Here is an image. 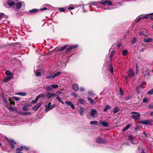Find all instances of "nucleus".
Segmentation results:
<instances>
[{"mask_svg":"<svg viewBox=\"0 0 153 153\" xmlns=\"http://www.w3.org/2000/svg\"><path fill=\"white\" fill-rule=\"evenodd\" d=\"M103 4L104 5H112V3L111 1H108V0H103L101 1L93 2L91 4H90L96 5L97 7L98 8H99V7L98 6V4Z\"/></svg>","mask_w":153,"mask_h":153,"instance_id":"1","label":"nucleus"},{"mask_svg":"<svg viewBox=\"0 0 153 153\" xmlns=\"http://www.w3.org/2000/svg\"><path fill=\"white\" fill-rule=\"evenodd\" d=\"M153 15V13L148 14H146L145 16H143V17L137 18L135 20V22H138L141 19H147L149 18V16H150L151 19L152 20L153 19V16H152V15Z\"/></svg>","mask_w":153,"mask_h":153,"instance_id":"2","label":"nucleus"},{"mask_svg":"<svg viewBox=\"0 0 153 153\" xmlns=\"http://www.w3.org/2000/svg\"><path fill=\"white\" fill-rule=\"evenodd\" d=\"M131 113L133 114L131 116V117L133 119L138 120L140 119V113L136 112H132Z\"/></svg>","mask_w":153,"mask_h":153,"instance_id":"3","label":"nucleus"},{"mask_svg":"<svg viewBox=\"0 0 153 153\" xmlns=\"http://www.w3.org/2000/svg\"><path fill=\"white\" fill-rule=\"evenodd\" d=\"M55 106L56 105L55 104L53 105H51V102H49L48 105L45 106V111L46 112H48L49 110L53 109Z\"/></svg>","mask_w":153,"mask_h":153,"instance_id":"4","label":"nucleus"},{"mask_svg":"<svg viewBox=\"0 0 153 153\" xmlns=\"http://www.w3.org/2000/svg\"><path fill=\"white\" fill-rule=\"evenodd\" d=\"M90 114L93 118H96L98 117V112L95 109L91 110Z\"/></svg>","mask_w":153,"mask_h":153,"instance_id":"5","label":"nucleus"},{"mask_svg":"<svg viewBox=\"0 0 153 153\" xmlns=\"http://www.w3.org/2000/svg\"><path fill=\"white\" fill-rule=\"evenodd\" d=\"M152 122V120H143L139 121V123L146 125H151L152 124L151 122Z\"/></svg>","mask_w":153,"mask_h":153,"instance_id":"6","label":"nucleus"},{"mask_svg":"<svg viewBox=\"0 0 153 153\" xmlns=\"http://www.w3.org/2000/svg\"><path fill=\"white\" fill-rule=\"evenodd\" d=\"M3 102H4L6 104H7V102H8V104H10V105H15V103L12 101H11L10 99H8L4 97V96L3 97Z\"/></svg>","mask_w":153,"mask_h":153,"instance_id":"7","label":"nucleus"},{"mask_svg":"<svg viewBox=\"0 0 153 153\" xmlns=\"http://www.w3.org/2000/svg\"><path fill=\"white\" fill-rule=\"evenodd\" d=\"M6 139L10 143L11 148L12 149H14L15 148L14 144H16L17 143L13 140H9L7 138H6Z\"/></svg>","mask_w":153,"mask_h":153,"instance_id":"8","label":"nucleus"},{"mask_svg":"<svg viewBox=\"0 0 153 153\" xmlns=\"http://www.w3.org/2000/svg\"><path fill=\"white\" fill-rule=\"evenodd\" d=\"M56 94H51L50 92H47L46 94H45V98L48 99H50L53 97L56 96Z\"/></svg>","mask_w":153,"mask_h":153,"instance_id":"9","label":"nucleus"},{"mask_svg":"<svg viewBox=\"0 0 153 153\" xmlns=\"http://www.w3.org/2000/svg\"><path fill=\"white\" fill-rule=\"evenodd\" d=\"M128 74L129 76L131 77H134L135 75L134 71L131 69L129 70L128 72Z\"/></svg>","mask_w":153,"mask_h":153,"instance_id":"10","label":"nucleus"},{"mask_svg":"<svg viewBox=\"0 0 153 153\" xmlns=\"http://www.w3.org/2000/svg\"><path fill=\"white\" fill-rule=\"evenodd\" d=\"M97 142L98 143H103L107 142V140H103L102 138L99 137L97 139Z\"/></svg>","mask_w":153,"mask_h":153,"instance_id":"11","label":"nucleus"},{"mask_svg":"<svg viewBox=\"0 0 153 153\" xmlns=\"http://www.w3.org/2000/svg\"><path fill=\"white\" fill-rule=\"evenodd\" d=\"M24 5L25 4V3L23 2H19L16 4V7L18 9H19L21 8L22 5Z\"/></svg>","mask_w":153,"mask_h":153,"instance_id":"12","label":"nucleus"},{"mask_svg":"<svg viewBox=\"0 0 153 153\" xmlns=\"http://www.w3.org/2000/svg\"><path fill=\"white\" fill-rule=\"evenodd\" d=\"M42 105V103L39 102L35 106H33L32 108L33 110L34 111H37L38 109L39 108V107L41 106Z\"/></svg>","mask_w":153,"mask_h":153,"instance_id":"13","label":"nucleus"},{"mask_svg":"<svg viewBox=\"0 0 153 153\" xmlns=\"http://www.w3.org/2000/svg\"><path fill=\"white\" fill-rule=\"evenodd\" d=\"M65 103L68 105L70 106L72 109L75 108L74 105L71 101H65Z\"/></svg>","mask_w":153,"mask_h":153,"instance_id":"14","label":"nucleus"},{"mask_svg":"<svg viewBox=\"0 0 153 153\" xmlns=\"http://www.w3.org/2000/svg\"><path fill=\"white\" fill-rule=\"evenodd\" d=\"M107 69L111 74L113 73V68L112 65L110 64L107 67Z\"/></svg>","mask_w":153,"mask_h":153,"instance_id":"15","label":"nucleus"},{"mask_svg":"<svg viewBox=\"0 0 153 153\" xmlns=\"http://www.w3.org/2000/svg\"><path fill=\"white\" fill-rule=\"evenodd\" d=\"M78 47V45H75L74 46H71L67 48V51H70L73 49H75Z\"/></svg>","mask_w":153,"mask_h":153,"instance_id":"16","label":"nucleus"},{"mask_svg":"<svg viewBox=\"0 0 153 153\" xmlns=\"http://www.w3.org/2000/svg\"><path fill=\"white\" fill-rule=\"evenodd\" d=\"M46 79H51L54 78V77L53 73H51L50 74V75L46 76Z\"/></svg>","mask_w":153,"mask_h":153,"instance_id":"17","label":"nucleus"},{"mask_svg":"<svg viewBox=\"0 0 153 153\" xmlns=\"http://www.w3.org/2000/svg\"><path fill=\"white\" fill-rule=\"evenodd\" d=\"M79 86L76 84H74L72 86L73 90L75 91H77L79 89Z\"/></svg>","mask_w":153,"mask_h":153,"instance_id":"18","label":"nucleus"},{"mask_svg":"<svg viewBox=\"0 0 153 153\" xmlns=\"http://www.w3.org/2000/svg\"><path fill=\"white\" fill-rule=\"evenodd\" d=\"M41 69H38L37 71L35 72V73L36 76L37 77H41V74L40 72Z\"/></svg>","mask_w":153,"mask_h":153,"instance_id":"19","label":"nucleus"},{"mask_svg":"<svg viewBox=\"0 0 153 153\" xmlns=\"http://www.w3.org/2000/svg\"><path fill=\"white\" fill-rule=\"evenodd\" d=\"M84 111V110L83 108L80 107L79 109L78 110V112L79 114L81 116H83V113Z\"/></svg>","mask_w":153,"mask_h":153,"instance_id":"20","label":"nucleus"},{"mask_svg":"<svg viewBox=\"0 0 153 153\" xmlns=\"http://www.w3.org/2000/svg\"><path fill=\"white\" fill-rule=\"evenodd\" d=\"M5 74L8 76L9 77H13V74H12L11 72H10L8 71H5Z\"/></svg>","mask_w":153,"mask_h":153,"instance_id":"21","label":"nucleus"},{"mask_svg":"<svg viewBox=\"0 0 153 153\" xmlns=\"http://www.w3.org/2000/svg\"><path fill=\"white\" fill-rule=\"evenodd\" d=\"M7 3L8 5L10 7H11L13 6L15 4V3L14 1H7Z\"/></svg>","mask_w":153,"mask_h":153,"instance_id":"22","label":"nucleus"},{"mask_svg":"<svg viewBox=\"0 0 153 153\" xmlns=\"http://www.w3.org/2000/svg\"><path fill=\"white\" fill-rule=\"evenodd\" d=\"M152 40L153 39L151 38H145L144 39V42L146 43L151 42Z\"/></svg>","mask_w":153,"mask_h":153,"instance_id":"23","label":"nucleus"},{"mask_svg":"<svg viewBox=\"0 0 153 153\" xmlns=\"http://www.w3.org/2000/svg\"><path fill=\"white\" fill-rule=\"evenodd\" d=\"M100 123L104 127H107L109 125L108 123L105 121H101Z\"/></svg>","mask_w":153,"mask_h":153,"instance_id":"24","label":"nucleus"},{"mask_svg":"<svg viewBox=\"0 0 153 153\" xmlns=\"http://www.w3.org/2000/svg\"><path fill=\"white\" fill-rule=\"evenodd\" d=\"M45 97V94H42L39 95L37 97V99H39L40 98H43Z\"/></svg>","mask_w":153,"mask_h":153,"instance_id":"25","label":"nucleus"},{"mask_svg":"<svg viewBox=\"0 0 153 153\" xmlns=\"http://www.w3.org/2000/svg\"><path fill=\"white\" fill-rule=\"evenodd\" d=\"M57 97H56V99L59 102L61 103L62 104L64 105L65 103L61 100V97H59L58 95H56Z\"/></svg>","mask_w":153,"mask_h":153,"instance_id":"26","label":"nucleus"},{"mask_svg":"<svg viewBox=\"0 0 153 153\" xmlns=\"http://www.w3.org/2000/svg\"><path fill=\"white\" fill-rule=\"evenodd\" d=\"M39 10L37 9H33L31 10H30L29 12L30 13H33L38 12Z\"/></svg>","mask_w":153,"mask_h":153,"instance_id":"27","label":"nucleus"},{"mask_svg":"<svg viewBox=\"0 0 153 153\" xmlns=\"http://www.w3.org/2000/svg\"><path fill=\"white\" fill-rule=\"evenodd\" d=\"M16 95H19L21 96H24L27 95V93L26 92H22L17 93H16Z\"/></svg>","mask_w":153,"mask_h":153,"instance_id":"28","label":"nucleus"},{"mask_svg":"<svg viewBox=\"0 0 153 153\" xmlns=\"http://www.w3.org/2000/svg\"><path fill=\"white\" fill-rule=\"evenodd\" d=\"M11 77L7 76L4 78L3 81L4 82H7L9 81L12 78Z\"/></svg>","mask_w":153,"mask_h":153,"instance_id":"29","label":"nucleus"},{"mask_svg":"<svg viewBox=\"0 0 153 153\" xmlns=\"http://www.w3.org/2000/svg\"><path fill=\"white\" fill-rule=\"evenodd\" d=\"M130 124H128L122 130V131L123 132H124L128 129L131 126Z\"/></svg>","mask_w":153,"mask_h":153,"instance_id":"30","label":"nucleus"},{"mask_svg":"<svg viewBox=\"0 0 153 153\" xmlns=\"http://www.w3.org/2000/svg\"><path fill=\"white\" fill-rule=\"evenodd\" d=\"M61 72L60 71H58L55 73H53L54 77V78L59 76L61 74Z\"/></svg>","mask_w":153,"mask_h":153,"instance_id":"31","label":"nucleus"},{"mask_svg":"<svg viewBox=\"0 0 153 153\" xmlns=\"http://www.w3.org/2000/svg\"><path fill=\"white\" fill-rule=\"evenodd\" d=\"M111 108V107L110 105H107L106 106L105 108L104 109L103 111L105 112L107 111L108 109Z\"/></svg>","mask_w":153,"mask_h":153,"instance_id":"32","label":"nucleus"},{"mask_svg":"<svg viewBox=\"0 0 153 153\" xmlns=\"http://www.w3.org/2000/svg\"><path fill=\"white\" fill-rule=\"evenodd\" d=\"M46 90L48 92V91H52L53 90V88L51 86H47L46 87Z\"/></svg>","mask_w":153,"mask_h":153,"instance_id":"33","label":"nucleus"},{"mask_svg":"<svg viewBox=\"0 0 153 153\" xmlns=\"http://www.w3.org/2000/svg\"><path fill=\"white\" fill-rule=\"evenodd\" d=\"M115 7H113V6H108L107 7H105V10H111L113 9L114 8H115Z\"/></svg>","mask_w":153,"mask_h":153,"instance_id":"34","label":"nucleus"},{"mask_svg":"<svg viewBox=\"0 0 153 153\" xmlns=\"http://www.w3.org/2000/svg\"><path fill=\"white\" fill-rule=\"evenodd\" d=\"M70 6L68 7V9L70 10H73L76 7V5H70Z\"/></svg>","mask_w":153,"mask_h":153,"instance_id":"35","label":"nucleus"},{"mask_svg":"<svg viewBox=\"0 0 153 153\" xmlns=\"http://www.w3.org/2000/svg\"><path fill=\"white\" fill-rule=\"evenodd\" d=\"M23 147L22 146L20 148H17L16 149V152H21L23 150Z\"/></svg>","mask_w":153,"mask_h":153,"instance_id":"36","label":"nucleus"},{"mask_svg":"<svg viewBox=\"0 0 153 153\" xmlns=\"http://www.w3.org/2000/svg\"><path fill=\"white\" fill-rule=\"evenodd\" d=\"M79 101L80 103L82 104H84L85 102V100L82 98H79Z\"/></svg>","mask_w":153,"mask_h":153,"instance_id":"37","label":"nucleus"},{"mask_svg":"<svg viewBox=\"0 0 153 153\" xmlns=\"http://www.w3.org/2000/svg\"><path fill=\"white\" fill-rule=\"evenodd\" d=\"M146 83L145 82H143L142 83V85L141 86H138L137 87V88L138 89L140 87H142V88H144V87L143 86L144 85H146Z\"/></svg>","mask_w":153,"mask_h":153,"instance_id":"38","label":"nucleus"},{"mask_svg":"<svg viewBox=\"0 0 153 153\" xmlns=\"http://www.w3.org/2000/svg\"><path fill=\"white\" fill-rule=\"evenodd\" d=\"M88 100L90 101V103L91 104H95L96 102H94V100L92 99L91 98L88 97Z\"/></svg>","mask_w":153,"mask_h":153,"instance_id":"39","label":"nucleus"},{"mask_svg":"<svg viewBox=\"0 0 153 153\" xmlns=\"http://www.w3.org/2000/svg\"><path fill=\"white\" fill-rule=\"evenodd\" d=\"M128 53V51L126 50H124L123 51L122 54L123 56H126Z\"/></svg>","mask_w":153,"mask_h":153,"instance_id":"40","label":"nucleus"},{"mask_svg":"<svg viewBox=\"0 0 153 153\" xmlns=\"http://www.w3.org/2000/svg\"><path fill=\"white\" fill-rule=\"evenodd\" d=\"M90 123L91 124V125L94 124L95 125H97V122L96 121H91L90 122Z\"/></svg>","mask_w":153,"mask_h":153,"instance_id":"41","label":"nucleus"},{"mask_svg":"<svg viewBox=\"0 0 153 153\" xmlns=\"http://www.w3.org/2000/svg\"><path fill=\"white\" fill-rule=\"evenodd\" d=\"M119 111V108L118 107H115L114 109V114H115L117 112Z\"/></svg>","mask_w":153,"mask_h":153,"instance_id":"42","label":"nucleus"},{"mask_svg":"<svg viewBox=\"0 0 153 153\" xmlns=\"http://www.w3.org/2000/svg\"><path fill=\"white\" fill-rule=\"evenodd\" d=\"M51 87L54 88H58V85L56 84H52L51 85Z\"/></svg>","mask_w":153,"mask_h":153,"instance_id":"43","label":"nucleus"},{"mask_svg":"<svg viewBox=\"0 0 153 153\" xmlns=\"http://www.w3.org/2000/svg\"><path fill=\"white\" fill-rule=\"evenodd\" d=\"M88 94L89 96L91 97H93L94 95V94H93V92L92 91H89L88 92Z\"/></svg>","mask_w":153,"mask_h":153,"instance_id":"44","label":"nucleus"},{"mask_svg":"<svg viewBox=\"0 0 153 153\" xmlns=\"http://www.w3.org/2000/svg\"><path fill=\"white\" fill-rule=\"evenodd\" d=\"M119 93L120 95L122 96H123L124 94L122 90V89H121V88L120 89V90L119 92Z\"/></svg>","mask_w":153,"mask_h":153,"instance_id":"45","label":"nucleus"},{"mask_svg":"<svg viewBox=\"0 0 153 153\" xmlns=\"http://www.w3.org/2000/svg\"><path fill=\"white\" fill-rule=\"evenodd\" d=\"M147 94L150 95L153 94V88L149 91L147 92Z\"/></svg>","mask_w":153,"mask_h":153,"instance_id":"46","label":"nucleus"},{"mask_svg":"<svg viewBox=\"0 0 153 153\" xmlns=\"http://www.w3.org/2000/svg\"><path fill=\"white\" fill-rule=\"evenodd\" d=\"M136 42V38H133L132 40L131 41V42L132 44H134Z\"/></svg>","mask_w":153,"mask_h":153,"instance_id":"47","label":"nucleus"},{"mask_svg":"<svg viewBox=\"0 0 153 153\" xmlns=\"http://www.w3.org/2000/svg\"><path fill=\"white\" fill-rule=\"evenodd\" d=\"M67 46L66 45L64 46L61 48L60 49V50L61 51L64 50L65 49H66L67 48Z\"/></svg>","mask_w":153,"mask_h":153,"instance_id":"48","label":"nucleus"},{"mask_svg":"<svg viewBox=\"0 0 153 153\" xmlns=\"http://www.w3.org/2000/svg\"><path fill=\"white\" fill-rule=\"evenodd\" d=\"M115 53V51H112L111 55L110 56V58H111L114 55Z\"/></svg>","mask_w":153,"mask_h":153,"instance_id":"49","label":"nucleus"},{"mask_svg":"<svg viewBox=\"0 0 153 153\" xmlns=\"http://www.w3.org/2000/svg\"><path fill=\"white\" fill-rule=\"evenodd\" d=\"M129 139L131 140H134L133 136L130 135L129 136Z\"/></svg>","mask_w":153,"mask_h":153,"instance_id":"50","label":"nucleus"},{"mask_svg":"<svg viewBox=\"0 0 153 153\" xmlns=\"http://www.w3.org/2000/svg\"><path fill=\"white\" fill-rule=\"evenodd\" d=\"M59 10L60 11L63 12L65 10L63 8H60L59 9Z\"/></svg>","mask_w":153,"mask_h":153,"instance_id":"51","label":"nucleus"},{"mask_svg":"<svg viewBox=\"0 0 153 153\" xmlns=\"http://www.w3.org/2000/svg\"><path fill=\"white\" fill-rule=\"evenodd\" d=\"M139 35L140 36H142V35H144L145 36H147V35L145 34L144 31H143L140 32V33H139Z\"/></svg>","mask_w":153,"mask_h":153,"instance_id":"52","label":"nucleus"},{"mask_svg":"<svg viewBox=\"0 0 153 153\" xmlns=\"http://www.w3.org/2000/svg\"><path fill=\"white\" fill-rule=\"evenodd\" d=\"M79 91L81 92H83L85 91V89L83 87H80L79 88Z\"/></svg>","mask_w":153,"mask_h":153,"instance_id":"53","label":"nucleus"},{"mask_svg":"<svg viewBox=\"0 0 153 153\" xmlns=\"http://www.w3.org/2000/svg\"><path fill=\"white\" fill-rule=\"evenodd\" d=\"M13 98L16 101H18L20 100V98L16 97H13Z\"/></svg>","mask_w":153,"mask_h":153,"instance_id":"54","label":"nucleus"},{"mask_svg":"<svg viewBox=\"0 0 153 153\" xmlns=\"http://www.w3.org/2000/svg\"><path fill=\"white\" fill-rule=\"evenodd\" d=\"M22 109L25 111H27L28 108L26 107H24L22 108Z\"/></svg>","mask_w":153,"mask_h":153,"instance_id":"55","label":"nucleus"},{"mask_svg":"<svg viewBox=\"0 0 153 153\" xmlns=\"http://www.w3.org/2000/svg\"><path fill=\"white\" fill-rule=\"evenodd\" d=\"M24 148L25 149L27 150H29L30 149L29 147L27 146H24Z\"/></svg>","mask_w":153,"mask_h":153,"instance_id":"56","label":"nucleus"},{"mask_svg":"<svg viewBox=\"0 0 153 153\" xmlns=\"http://www.w3.org/2000/svg\"><path fill=\"white\" fill-rule=\"evenodd\" d=\"M31 114V113L30 112H26L24 114H22L23 115H30Z\"/></svg>","mask_w":153,"mask_h":153,"instance_id":"57","label":"nucleus"},{"mask_svg":"<svg viewBox=\"0 0 153 153\" xmlns=\"http://www.w3.org/2000/svg\"><path fill=\"white\" fill-rule=\"evenodd\" d=\"M38 100V99H37V97H36V100H33L32 101V102L33 103H35L37 102V101Z\"/></svg>","mask_w":153,"mask_h":153,"instance_id":"58","label":"nucleus"},{"mask_svg":"<svg viewBox=\"0 0 153 153\" xmlns=\"http://www.w3.org/2000/svg\"><path fill=\"white\" fill-rule=\"evenodd\" d=\"M8 108L10 111H12L14 110V108L11 107H9Z\"/></svg>","mask_w":153,"mask_h":153,"instance_id":"59","label":"nucleus"},{"mask_svg":"<svg viewBox=\"0 0 153 153\" xmlns=\"http://www.w3.org/2000/svg\"><path fill=\"white\" fill-rule=\"evenodd\" d=\"M148 108H153V104L150 105L149 106Z\"/></svg>","mask_w":153,"mask_h":153,"instance_id":"60","label":"nucleus"},{"mask_svg":"<svg viewBox=\"0 0 153 153\" xmlns=\"http://www.w3.org/2000/svg\"><path fill=\"white\" fill-rule=\"evenodd\" d=\"M72 95L75 98H76L78 97V96L76 93H74Z\"/></svg>","mask_w":153,"mask_h":153,"instance_id":"61","label":"nucleus"},{"mask_svg":"<svg viewBox=\"0 0 153 153\" xmlns=\"http://www.w3.org/2000/svg\"><path fill=\"white\" fill-rule=\"evenodd\" d=\"M147 101V99L146 98H144L143 100V102H146Z\"/></svg>","mask_w":153,"mask_h":153,"instance_id":"62","label":"nucleus"},{"mask_svg":"<svg viewBox=\"0 0 153 153\" xmlns=\"http://www.w3.org/2000/svg\"><path fill=\"white\" fill-rule=\"evenodd\" d=\"M143 31H144L145 34V33L147 34L148 32V31L146 30H144Z\"/></svg>","mask_w":153,"mask_h":153,"instance_id":"63","label":"nucleus"},{"mask_svg":"<svg viewBox=\"0 0 153 153\" xmlns=\"http://www.w3.org/2000/svg\"><path fill=\"white\" fill-rule=\"evenodd\" d=\"M61 94V93L60 92V91H58V92H56V95H59V94Z\"/></svg>","mask_w":153,"mask_h":153,"instance_id":"64","label":"nucleus"}]
</instances>
